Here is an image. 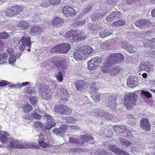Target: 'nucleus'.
I'll return each mask as SVG.
<instances>
[{
  "instance_id": "37998d69",
  "label": "nucleus",
  "mask_w": 155,
  "mask_h": 155,
  "mask_svg": "<svg viewBox=\"0 0 155 155\" xmlns=\"http://www.w3.org/2000/svg\"><path fill=\"white\" fill-rule=\"evenodd\" d=\"M94 60V61L95 63L98 66L99 64L101 63L102 61V59L101 57H95L91 59Z\"/></svg>"
},
{
  "instance_id": "72a5a7b5",
  "label": "nucleus",
  "mask_w": 155,
  "mask_h": 155,
  "mask_svg": "<svg viewBox=\"0 0 155 155\" xmlns=\"http://www.w3.org/2000/svg\"><path fill=\"white\" fill-rule=\"evenodd\" d=\"M119 140L122 143V144L125 147H131L132 145V143L130 141L127 140L120 138Z\"/></svg>"
},
{
  "instance_id": "a878e982",
  "label": "nucleus",
  "mask_w": 155,
  "mask_h": 155,
  "mask_svg": "<svg viewBox=\"0 0 155 155\" xmlns=\"http://www.w3.org/2000/svg\"><path fill=\"white\" fill-rule=\"evenodd\" d=\"M63 23V20L60 17H56L54 18L52 21L53 26L55 27H58Z\"/></svg>"
},
{
  "instance_id": "20e7f679",
  "label": "nucleus",
  "mask_w": 155,
  "mask_h": 155,
  "mask_svg": "<svg viewBox=\"0 0 155 155\" xmlns=\"http://www.w3.org/2000/svg\"><path fill=\"white\" fill-rule=\"evenodd\" d=\"M71 48V45L68 43H64L56 45L51 49L52 52L62 54L67 53Z\"/></svg>"
},
{
  "instance_id": "393cba45",
  "label": "nucleus",
  "mask_w": 155,
  "mask_h": 155,
  "mask_svg": "<svg viewBox=\"0 0 155 155\" xmlns=\"http://www.w3.org/2000/svg\"><path fill=\"white\" fill-rule=\"evenodd\" d=\"M94 155H114L111 153H108L103 148L98 149Z\"/></svg>"
},
{
  "instance_id": "9d476101",
  "label": "nucleus",
  "mask_w": 155,
  "mask_h": 155,
  "mask_svg": "<svg viewBox=\"0 0 155 155\" xmlns=\"http://www.w3.org/2000/svg\"><path fill=\"white\" fill-rule=\"evenodd\" d=\"M56 123L53 117L50 115H48L45 127L46 129L49 130L55 125Z\"/></svg>"
},
{
  "instance_id": "603ef678",
  "label": "nucleus",
  "mask_w": 155,
  "mask_h": 155,
  "mask_svg": "<svg viewBox=\"0 0 155 155\" xmlns=\"http://www.w3.org/2000/svg\"><path fill=\"white\" fill-rule=\"evenodd\" d=\"M114 19L118 18L121 15V13L119 12H114L111 13Z\"/></svg>"
},
{
  "instance_id": "ea45409f",
  "label": "nucleus",
  "mask_w": 155,
  "mask_h": 155,
  "mask_svg": "<svg viewBox=\"0 0 155 155\" xmlns=\"http://www.w3.org/2000/svg\"><path fill=\"white\" fill-rule=\"evenodd\" d=\"M126 23V21L124 20H120L114 23L113 25L114 27H118L124 25Z\"/></svg>"
},
{
  "instance_id": "aec40b11",
  "label": "nucleus",
  "mask_w": 155,
  "mask_h": 155,
  "mask_svg": "<svg viewBox=\"0 0 155 155\" xmlns=\"http://www.w3.org/2000/svg\"><path fill=\"white\" fill-rule=\"evenodd\" d=\"M20 140H13L11 141L8 146V150H10L12 148H19V145Z\"/></svg>"
},
{
  "instance_id": "f3484780",
  "label": "nucleus",
  "mask_w": 155,
  "mask_h": 155,
  "mask_svg": "<svg viewBox=\"0 0 155 155\" xmlns=\"http://www.w3.org/2000/svg\"><path fill=\"white\" fill-rule=\"evenodd\" d=\"M77 89L79 91H82L85 89L86 82L84 81H79L75 84Z\"/></svg>"
},
{
  "instance_id": "49530a36",
  "label": "nucleus",
  "mask_w": 155,
  "mask_h": 155,
  "mask_svg": "<svg viewBox=\"0 0 155 155\" xmlns=\"http://www.w3.org/2000/svg\"><path fill=\"white\" fill-rule=\"evenodd\" d=\"M77 121V120L71 117H68L66 118L65 122L68 123H74Z\"/></svg>"
},
{
  "instance_id": "ddd939ff",
  "label": "nucleus",
  "mask_w": 155,
  "mask_h": 155,
  "mask_svg": "<svg viewBox=\"0 0 155 155\" xmlns=\"http://www.w3.org/2000/svg\"><path fill=\"white\" fill-rule=\"evenodd\" d=\"M137 84V78L135 76H129L127 81L128 86L130 87H135Z\"/></svg>"
},
{
  "instance_id": "dca6fc26",
  "label": "nucleus",
  "mask_w": 155,
  "mask_h": 155,
  "mask_svg": "<svg viewBox=\"0 0 155 155\" xmlns=\"http://www.w3.org/2000/svg\"><path fill=\"white\" fill-rule=\"evenodd\" d=\"M39 143L40 146L43 148L48 147L50 145L48 141L45 140L43 136L41 135L39 137Z\"/></svg>"
},
{
  "instance_id": "a211bd4d",
  "label": "nucleus",
  "mask_w": 155,
  "mask_h": 155,
  "mask_svg": "<svg viewBox=\"0 0 155 155\" xmlns=\"http://www.w3.org/2000/svg\"><path fill=\"white\" fill-rule=\"evenodd\" d=\"M30 25L27 21H21L18 23V26L22 30H25L29 27Z\"/></svg>"
},
{
  "instance_id": "f257e3e1",
  "label": "nucleus",
  "mask_w": 155,
  "mask_h": 155,
  "mask_svg": "<svg viewBox=\"0 0 155 155\" xmlns=\"http://www.w3.org/2000/svg\"><path fill=\"white\" fill-rule=\"evenodd\" d=\"M65 37L68 40H69L71 42H73L74 41L80 39L82 40H85L87 37L85 34L82 33L80 30L76 31H70L67 32L65 35Z\"/></svg>"
},
{
  "instance_id": "f8f14e48",
  "label": "nucleus",
  "mask_w": 155,
  "mask_h": 155,
  "mask_svg": "<svg viewBox=\"0 0 155 155\" xmlns=\"http://www.w3.org/2000/svg\"><path fill=\"white\" fill-rule=\"evenodd\" d=\"M141 127L145 130L149 131L150 129V126L148 120L147 118H143L140 121Z\"/></svg>"
},
{
  "instance_id": "864d4df0",
  "label": "nucleus",
  "mask_w": 155,
  "mask_h": 155,
  "mask_svg": "<svg viewBox=\"0 0 155 155\" xmlns=\"http://www.w3.org/2000/svg\"><path fill=\"white\" fill-rule=\"evenodd\" d=\"M33 126L35 127L39 128L43 127V124L40 121H37L34 123Z\"/></svg>"
},
{
  "instance_id": "7ed1b4c3",
  "label": "nucleus",
  "mask_w": 155,
  "mask_h": 155,
  "mask_svg": "<svg viewBox=\"0 0 155 155\" xmlns=\"http://www.w3.org/2000/svg\"><path fill=\"white\" fill-rule=\"evenodd\" d=\"M124 56L121 54H111L108 58V64L114 65L121 63L124 61Z\"/></svg>"
},
{
  "instance_id": "c03bdc74",
  "label": "nucleus",
  "mask_w": 155,
  "mask_h": 155,
  "mask_svg": "<svg viewBox=\"0 0 155 155\" xmlns=\"http://www.w3.org/2000/svg\"><path fill=\"white\" fill-rule=\"evenodd\" d=\"M90 28H91V31H93V32H94V33L96 32L97 31L99 30L101 28V27H100L99 25H91L90 27Z\"/></svg>"
},
{
  "instance_id": "4d7b16f0",
  "label": "nucleus",
  "mask_w": 155,
  "mask_h": 155,
  "mask_svg": "<svg viewBox=\"0 0 155 155\" xmlns=\"http://www.w3.org/2000/svg\"><path fill=\"white\" fill-rule=\"evenodd\" d=\"M9 35L8 33L5 31L0 33V38L3 39H6L8 38Z\"/></svg>"
},
{
  "instance_id": "f03ea898",
  "label": "nucleus",
  "mask_w": 155,
  "mask_h": 155,
  "mask_svg": "<svg viewBox=\"0 0 155 155\" xmlns=\"http://www.w3.org/2000/svg\"><path fill=\"white\" fill-rule=\"evenodd\" d=\"M137 97L135 94L130 93L125 94L124 98L123 103L128 109H131L136 105Z\"/></svg>"
},
{
  "instance_id": "cd10ccee",
  "label": "nucleus",
  "mask_w": 155,
  "mask_h": 155,
  "mask_svg": "<svg viewBox=\"0 0 155 155\" xmlns=\"http://www.w3.org/2000/svg\"><path fill=\"white\" fill-rule=\"evenodd\" d=\"M97 66V65L94 62L93 59H91L88 62L87 68L90 71L94 70Z\"/></svg>"
},
{
  "instance_id": "774afa93",
  "label": "nucleus",
  "mask_w": 155,
  "mask_h": 155,
  "mask_svg": "<svg viewBox=\"0 0 155 155\" xmlns=\"http://www.w3.org/2000/svg\"><path fill=\"white\" fill-rule=\"evenodd\" d=\"M26 91L27 93L30 95L34 94L35 93L33 88L31 87H29Z\"/></svg>"
},
{
  "instance_id": "39448f33",
  "label": "nucleus",
  "mask_w": 155,
  "mask_h": 155,
  "mask_svg": "<svg viewBox=\"0 0 155 155\" xmlns=\"http://www.w3.org/2000/svg\"><path fill=\"white\" fill-rule=\"evenodd\" d=\"M31 38L27 37H22L20 42L21 46H19L20 50L26 49L28 51H31L30 48L31 47Z\"/></svg>"
},
{
  "instance_id": "9b49d317",
  "label": "nucleus",
  "mask_w": 155,
  "mask_h": 155,
  "mask_svg": "<svg viewBox=\"0 0 155 155\" xmlns=\"http://www.w3.org/2000/svg\"><path fill=\"white\" fill-rule=\"evenodd\" d=\"M36 147L35 144L33 142L28 143L25 141H20L19 148H34Z\"/></svg>"
},
{
  "instance_id": "c9c22d12",
  "label": "nucleus",
  "mask_w": 155,
  "mask_h": 155,
  "mask_svg": "<svg viewBox=\"0 0 155 155\" xmlns=\"http://www.w3.org/2000/svg\"><path fill=\"white\" fill-rule=\"evenodd\" d=\"M5 14L7 16H13L15 15V12L12 7L8 8L5 12Z\"/></svg>"
},
{
  "instance_id": "bb28decb",
  "label": "nucleus",
  "mask_w": 155,
  "mask_h": 155,
  "mask_svg": "<svg viewBox=\"0 0 155 155\" xmlns=\"http://www.w3.org/2000/svg\"><path fill=\"white\" fill-rule=\"evenodd\" d=\"M12 8L13 9L15 15H17L18 14L21 12L23 10L24 7L23 6L14 5L13 6H12Z\"/></svg>"
},
{
  "instance_id": "09e8293b",
  "label": "nucleus",
  "mask_w": 155,
  "mask_h": 155,
  "mask_svg": "<svg viewBox=\"0 0 155 155\" xmlns=\"http://www.w3.org/2000/svg\"><path fill=\"white\" fill-rule=\"evenodd\" d=\"M101 113L102 114V115H101L102 116V117H104L106 119L110 120L112 118L113 116L111 114H109L104 112H101Z\"/></svg>"
},
{
  "instance_id": "f704fd0d",
  "label": "nucleus",
  "mask_w": 155,
  "mask_h": 155,
  "mask_svg": "<svg viewBox=\"0 0 155 155\" xmlns=\"http://www.w3.org/2000/svg\"><path fill=\"white\" fill-rule=\"evenodd\" d=\"M144 42L146 44V45H149L153 48L155 47V38H153L150 40L146 39L144 40Z\"/></svg>"
},
{
  "instance_id": "79ce46f5",
  "label": "nucleus",
  "mask_w": 155,
  "mask_h": 155,
  "mask_svg": "<svg viewBox=\"0 0 155 155\" xmlns=\"http://www.w3.org/2000/svg\"><path fill=\"white\" fill-rule=\"evenodd\" d=\"M23 109L25 113H28L32 109V107L29 104H26L23 106Z\"/></svg>"
},
{
  "instance_id": "6ab92c4d",
  "label": "nucleus",
  "mask_w": 155,
  "mask_h": 155,
  "mask_svg": "<svg viewBox=\"0 0 155 155\" xmlns=\"http://www.w3.org/2000/svg\"><path fill=\"white\" fill-rule=\"evenodd\" d=\"M80 48L85 56L87 54H91L94 50V49L89 46H84Z\"/></svg>"
},
{
  "instance_id": "0e129e2a",
  "label": "nucleus",
  "mask_w": 155,
  "mask_h": 155,
  "mask_svg": "<svg viewBox=\"0 0 155 155\" xmlns=\"http://www.w3.org/2000/svg\"><path fill=\"white\" fill-rule=\"evenodd\" d=\"M53 133L58 136H61V133L59 128H55L52 131Z\"/></svg>"
},
{
  "instance_id": "4468645a",
  "label": "nucleus",
  "mask_w": 155,
  "mask_h": 155,
  "mask_svg": "<svg viewBox=\"0 0 155 155\" xmlns=\"http://www.w3.org/2000/svg\"><path fill=\"white\" fill-rule=\"evenodd\" d=\"M84 56L85 55L80 48L75 50L74 53V57L75 60L77 61L81 60Z\"/></svg>"
},
{
  "instance_id": "4be33fe9",
  "label": "nucleus",
  "mask_w": 155,
  "mask_h": 155,
  "mask_svg": "<svg viewBox=\"0 0 155 155\" xmlns=\"http://www.w3.org/2000/svg\"><path fill=\"white\" fill-rule=\"evenodd\" d=\"M7 133L4 131L0 132V141L3 143H6L8 141Z\"/></svg>"
},
{
  "instance_id": "473e14b6",
  "label": "nucleus",
  "mask_w": 155,
  "mask_h": 155,
  "mask_svg": "<svg viewBox=\"0 0 155 155\" xmlns=\"http://www.w3.org/2000/svg\"><path fill=\"white\" fill-rule=\"evenodd\" d=\"M59 61L62 62V63L63 64L64 61V58L60 57H54L51 60V62L57 66V64Z\"/></svg>"
},
{
  "instance_id": "338daca9",
  "label": "nucleus",
  "mask_w": 155,
  "mask_h": 155,
  "mask_svg": "<svg viewBox=\"0 0 155 155\" xmlns=\"http://www.w3.org/2000/svg\"><path fill=\"white\" fill-rule=\"evenodd\" d=\"M127 51L130 53H134L136 51L130 45L128 44V46L127 47V48L126 49Z\"/></svg>"
},
{
  "instance_id": "680f3d73",
  "label": "nucleus",
  "mask_w": 155,
  "mask_h": 155,
  "mask_svg": "<svg viewBox=\"0 0 155 155\" xmlns=\"http://www.w3.org/2000/svg\"><path fill=\"white\" fill-rule=\"evenodd\" d=\"M147 66V67L146 71L148 72H151L153 71L154 69L153 65L150 64L148 63Z\"/></svg>"
},
{
  "instance_id": "2f4dec72",
  "label": "nucleus",
  "mask_w": 155,
  "mask_h": 155,
  "mask_svg": "<svg viewBox=\"0 0 155 155\" xmlns=\"http://www.w3.org/2000/svg\"><path fill=\"white\" fill-rule=\"evenodd\" d=\"M107 65H104L101 68L102 71L104 72H109L110 73V70L111 69V66L114 64H108V59Z\"/></svg>"
},
{
  "instance_id": "13d9d810",
  "label": "nucleus",
  "mask_w": 155,
  "mask_h": 155,
  "mask_svg": "<svg viewBox=\"0 0 155 155\" xmlns=\"http://www.w3.org/2000/svg\"><path fill=\"white\" fill-rule=\"evenodd\" d=\"M56 78L59 81H62L63 80V75L61 72L59 71L56 76Z\"/></svg>"
},
{
  "instance_id": "c756f323",
  "label": "nucleus",
  "mask_w": 155,
  "mask_h": 155,
  "mask_svg": "<svg viewBox=\"0 0 155 155\" xmlns=\"http://www.w3.org/2000/svg\"><path fill=\"white\" fill-rule=\"evenodd\" d=\"M59 92H60V95L61 96V98L62 99L64 100L63 97L64 96H65V97H64V99H65L66 100H67V98L68 97L69 93L66 89L64 88L60 89L59 90Z\"/></svg>"
},
{
  "instance_id": "58836bf2",
  "label": "nucleus",
  "mask_w": 155,
  "mask_h": 155,
  "mask_svg": "<svg viewBox=\"0 0 155 155\" xmlns=\"http://www.w3.org/2000/svg\"><path fill=\"white\" fill-rule=\"evenodd\" d=\"M80 137L85 142H87L90 140H92L93 137L88 134H85L80 136Z\"/></svg>"
},
{
  "instance_id": "a18cd8bd",
  "label": "nucleus",
  "mask_w": 155,
  "mask_h": 155,
  "mask_svg": "<svg viewBox=\"0 0 155 155\" xmlns=\"http://www.w3.org/2000/svg\"><path fill=\"white\" fill-rule=\"evenodd\" d=\"M69 141L70 143L76 145H78L80 143L79 140L75 138L71 137L70 138Z\"/></svg>"
},
{
  "instance_id": "7c9ffc66",
  "label": "nucleus",
  "mask_w": 155,
  "mask_h": 155,
  "mask_svg": "<svg viewBox=\"0 0 155 155\" xmlns=\"http://www.w3.org/2000/svg\"><path fill=\"white\" fill-rule=\"evenodd\" d=\"M92 98L95 102H97L100 101L101 94L99 92L92 93L91 94Z\"/></svg>"
},
{
  "instance_id": "412c9836",
  "label": "nucleus",
  "mask_w": 155,
  "mask_h": 155,
  "mask_svg": "<svg viewBox=\"0 0 155 155\" xmlns=\"http://www.w3.org/2000/svg\"><path fill=\"white\" fill-rule=\"evenodd\" d=\"M64 107V105H57L54 107V110L57 113L63 114L65 113Z\"/></svg>"
},
{
  "instance_id": "6e6d98bb",
  "label": "nucleus",
  "mask_w": 155,
  "mask_h": 155,
  "mask_svg": "<svg viewBox=\"0 0 155 155\" xmlns=\"http://www.w3.org/2000/svg\"><path fill=\"white\" fill-rule=\"evenodd\" d=\"M64 61L63 64L62 62L61 61H59L58 63V64H57V67L58 68H60L62 69L64 68L65 67V59L64 58Z\"/></svg>"
},
{
  "instance_id": "e2e57ef3",
  "label": "nucleus",
  "mask_w": 155,
  "mask_h": 155,
  "mask_svg": "<svg viewBox=\"0 0 155 155\" xmlns=\"http://www.w3.org/2000/svg\"><path fill=\"white\" fill-rule=\"evenodd\" d=\"M117 153L119 155H129V154L128 153L125 152L120 148H119Z\"/></svg>"
},
{
  "instance_id": "0eeeda50",
  "label": "nucleus",
  "mask_w": 155,
  "mask_h": 155,
  "mask_svg": "<svg viewBox=\"0 0 155 155\" xmlns=\"http://www.w3.org/2000/svg\"><path fill=\"white\" fill-rule=\"evenodd\" d=\"M62 12L67 17L74 16L76 12L75 10L71 7L65 5L62 8Z\"/></svg>"
},
{
  "instance_id": "8fccbe9b",
  "label": "nucleus",
  "mask_w": 155,
  "mask_h": 155,
  "mask_svg": "<svg viewBox=\"0 0 155 155\" xmlns=\"http://www.w3.org/2000/svg\"><path fill=\"white\" fill-rule=\"evenodd\" d=\"M41 20L40 15L38 13L35 14L33 16V21L34 22H37Z\"/></svg>"
},
{
  "instance_id": "6e6552de",
  "label": "nucleus",
  "mask_w": 155,
  "mask_h": 155,
  "mask_svg": "<svg viewBox=\"0 0 155 155\" xmlns=\"http://www.w3.org/2000/svg\"><path fill=\"white\" fill-rule=\"evenodd\" d=\"M116 96L115 94H113L111 96L106 97L105 101L107 107H111L112 108H114L116 104L115 100L116 99Z\"/></svg>"
},
{
  "instance_id": "052dcab7",
  "label": "nucleus",
  "mask_w": 155,
  "mask_h": 155,
  "mask_svg": "<svg viewBox=\"0 0 155 155\" xmlns=\"http://www.w3.org/2000/svg\"><path fill=\"white\" fill-rule=\"evenodd\" d=\"M30 101L32 104H35L38 101L37 98L36 97H33L30 98Z\"/></svg>"
},
{
  "instance_id": "69168bd1",
  "label": "nucleus",
  "mask_w": 155,
  "mask_h": 155,
  "mask_svg": "<svg viewBox=\"0 0 155 155\" xmlns=\"http://www.w3.org/2000/svg\"><path fill=\"white\" fill-rule=\"evenodd\" d=\"M93 112L94 115L99 116L102 117V116L101 115H102V114L101 113V112H103L102 111H99L98 110L96 109L93 110Z\"/></svg>"
},
{
  "instance_id": "c85d7f7f",
  "label": "nucleus",
  "mask_w": 155,
  "mask_h": 155,
  "mask_svg": "<svg viewBox=\"0 0 155 155\" xmlns=\"http://www.w3.org/2000/svg\"><path fill=\"white\" fill-rule=\"evenodd\" d=\"M112 33V32L109 31L108 30H105L102 29L99 32V35L101 38H104L111 35Z\"/></svg>"
},
{
  "instance_id": "e433bc0d",
  "label": "nucleus",
  "mask_w": 155,
  "mask_h": 155,
  "mask_svg": "<svg viewBox=\"0 0 155 155\" xmlns=\"http://www.w3.org/2000/svg\"><path fill=\"white\" fill-rule=\"evenodd\" d=\"M121 68L120 67L116 68H112L110 70V74L111 76H113L118 73L120 71Z\"/></svg>"
},
{
  "instance_id": "5701e85b",
  "label": "nucleus",
  "mask_w": 155,
  "mask_h": 155,
  "mask_svg": "<svg viewBox=\"0 0 155 155\" xmlns=\"http://www.w3.org/2000/svg\"><path fill=\"white\" fill-rule=\"evenodd\" d=\"M45 6L47 7L48 6L49 3H50L53 5L57 6L59 4L60 2V0H44Z\"/></svg>"
},
{
  "instance_id": "a19ab883",
  "label": "nucleus",
  "mask_w": 155,
  "mask_h": 155,
  "mask_svg": "<svg viewBox=\"0 0 155 155\" xmlns=\"http://www.w3.org/2000/svg\"><path fill=\"white\" fill-rule=\"evenodd\" d=\"M148 63L146 62H140L139 68V71H146Z\"/></svg>"
},
{
  "instance_id": "bf43d9fd",
  "label": "nucleus",
  "mask_w": 155,
  "mask_h": 155,
  "mask_svg": "<svg viewBox=\"0 0 155 155\" xmlns=\"http://www.w3.org/2000/svg\"><path fill=\"white\" fill-rule=\"evenodd\" d=\"M141 93L147 98H150L152 96L150 92L144 90H142Z\"/></svg>"
},
{
  "instance_id": "3c124183",
  "label": "nucleus",
  "mask_w": 155,
  "mask_h": 155,
  "mask_svg": "<svg viewBox=\"0 0 155 155\" xmlns=\"http://www.w3.org/2000/svg\"><path fill=\"white\" fill-rule=\"evenodd\" d=\"M67 128V126L66 125L62 124L60 125L59 128L62 134L64 133L66 131Z\"/></svg>"
},
{
  "instance_id": "4c0bfd02",
  "label": "nucleus",
  "mask_w": 155,
  "mask_h": 155,
  "mask_svg": "<svg viewBox=\"0 0 155 155\" xmlns=\"http://www.w3.org/2000/svg\"><path fill=\"white\" fill-rule=\"evenodd\" d=\"M108 148L112 152L117 153L119 148L117 146L114 144H109L108 146Z\"/></svg>"
},
{
  "instance_id": "423d86ee",
  "label": "nucleus",
  "mask_w": 155,
  "mask_h": 155,
  "mask_svg": "<svg viewBox=\"0 0 155 155\" xmlns=\"http://www.w3.org/2000/svg\"><path fill=\"white\" fill-rule=\"evenodd\" d=\"M39 93L41 95L42 98L44 99H47L50 98L51 95L50 91V88L48 86L45 84H41L38 88Z\"/></svg>"
},
{
  "instance_id": "b1692460",
  "label": "nucleus",
  "mask_w": 155,
  "mask_h": 155,
  "mask_svg": "<svg viewBox=\"0 0 155 155\" xmlns=\"http://www.w3.org/2000/svg\"><path fill=\"white\" fill-rule=\"evenodd\" d=\"M105 14L106 13H99L96 12L94 13L91 15V18L93 21L97 20L99 19V18H101L104 17Z\"/></svg>"
},
{
  "instance_id": "de8ad7c7",
  "label": "nucleus",
  "mask_w": 155,
  "mask_h": 155,
  "mask_svg": "<svg viewBox=\"0 0 155 155\" xmlns=\"http://www.w3.org/2000/svg\"><path fill=\"white\" fill-rule=\"evenodd\" d=\"M31 117H32L37 120L40 119L41 118V115L38 114L36 112H33L31 114Z\"/></svg>"
},
{
  "instance_id": "5fc2aeb1",
  "label": "nucleus",
  "mask_w": 155,
  "mask_h": 155,
  "mask_svg": "<svg viewBox=\"0 0 155 155\" xmlns=\"http://www.w3.org/2000/svg\"><path fill=\"white\" fill-rule=\"evenodd\" d=\"M16 57L15 56L12 55L9 57V62L11 64H13L14 62L16 61Z\"/></svg>"
},
{
  "instance_id": "2eb2a0df",
  "label": "nucleus",
  "mask_w": 155,
  "mask_h": 155,
  "mask_svg": "<svg viewBox=\"0 0 155 155\" xmlns=\"http://www.w3.org/2000/svg\"><path fill=\"white\" fill-rule=\"evenodd\" d=\"M43 28L37 25L35 26L31 30L30 33L33 36L37 35L40 33L43 32Z\"/></svg>"
},
{
  "instance_id": "1a4fd4ad",
  "label": "nucleus",
  "mask_w": 155,
  "mask_h": 155,
  "mask_svg": "<svg viewBox=\"0 0 155 155\" xmlns=\"http://www.w3.org/2000/svg\"><path fill=\"white\" fill-rule=\"evenodd\" d=\"M135 25L140 28H143L149 27L151 25V22L147 19H140L135 23Z\"/></svg>"
}]
</instances>
